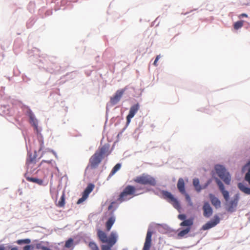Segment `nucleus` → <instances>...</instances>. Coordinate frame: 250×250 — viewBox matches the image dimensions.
<instances>
[{"mask_svg":"<svg viewBox=\"0 0 250 250\" xmlns=\"http://www.w3.org/2000/svg\"><path fill=\"white\" fill-rule=\"evenodd\" d=\"M220 191L226 201V206L227 210L230 212H232L236 210L238 201L239 200V194L237 193L233 196V199L229 201V195L228 191L226 190L222 183L220 181Z\"/></svg>","mask_w":250,"mask_h":250,"instance_id":"nucleus-1","label":"nucleus"},{"mask_svg":"<svg viewBox=\"0 0 250 250\" xmlns=\"http://www.w3.org/2000/svg\"><path fill=\"white\" fill-rule=\"evenodd\" d=\"M97 236L102 243L107 244V245L101 246L102 250H112L111 248L115 244L117 240V235L114 232H112L109 237H107L104 232L98 229Z\"/></svg>","mask_w":250,"mask_h":250,"instance_id":"nucleus-2","label":"nucleus"},{"mask_svg":"<svg viewBox=\"0 0 250 250\" xmlns=\"http://www.w3.org/2000/svg\"><path fill=\"white\" fill-rule=\"evenodd\" d=\"M108 148L104 146L99 148L95 153L89 159V166L92 169L96 168L102 162L105 155H108Z\"/></svg>","mask_w":250,"mask_h":250,"instance_id":"nucleus-3","label":"nucleus"},{"mask_svg":"<svg viewBox=\"0 0 250 250\" xmlns=\"http://www.w3.org/2000/svg\"><path fill=\"white\" fill-rule=\"evenodd\" d=\"M136 188L135 187L131 185L127 186L120 193L118 201L122 203L124 201L130 199L133 197L138 195L135 194Z\"/></svg>","mask_w":250,"mask_h":250,"instance_id":"nucleus-4","label":"nucleus"},{"mask_svg":"<svg viewBox=\"0 0 250 250\" xmlns=\"http://www.w3.org/2000/svg\"><path fill=\"white\" fill-rule=\"evenodd\" d=\"M133 181L136 183L151 186H155L157 184V181L154 177L145 173L136 177Z\"/></svg>","mask_w":250,"mask_h":250,"instance_id":"nucleus-5","label":"nucleus"},{"mask_svg":"<svg viewBox=\"0 0 250 250\" xmlns=\"http://www.w3.org/2000/svg\"><path fill=\"white\" fill-rule=\"evenodd\" d=\"M161 193L162 194V198L171 204L175 208L178 210L181 208V206L178 199L170 192L166 190H162L161 192Z\"/></svg>","mask_w":250,"mask_h":250,"instance_id":"nucleus-6","label":"nucleus"},{"mask_svg":"<svg viewBox=\"0 0 250 250\" xmlns=\"http://www.w3.org/2000/svg\"><path fill=\"white\" fill-rule=\"evenodd\" d=\"M220 179H222L227 185H229L230 183V175L226 168L221 165H220Z\"/></svg>","mask_w":250,"mask_h":250,"instance_id":"nucleus-7","label":"nucleus"},{"mask_svg":"<svg viewBox=\"0 0 250 250\" xmlns=\"http://www.w3.org/2000/svg\"><path fill=\"white\" fill-rule=\"evenodd\" d=\"M139 107L140 106L138 103L131 106L129 113L126 116V123L127 125L130 123L131 119L134 116L135 114L139 110Z\"/></svg>","mask_w":250,"mask_h":250,"instance_id":"nucleus-8","label":"nucleus"},{"mask_svg":"<svg viewBox=\"0 0 250 250\" xmlns=\"http://www.w3.org/2000/svg\"><path fill=\"white\" fill-rule=\"evenodd\" d=\"M219 223V217L218 216H215L213 220L208 222L202 227V229L205 230L213 228Z\"/></svg>","mask_w":250,"mask_h":250,"instance_id":"nucleus-9","label":"nucleus"},{"mask_svg":"<svg viewBox=\"0 0 250 250\" xmlns=\"http://www.w3.org/2000/svg\"><path fill=\"white\" fill-rule=\"evenodd\" d=\"M125 92V90L121 89L118 90L116 91L115 95L110 98V103L114 105L118 103V102L120 100L121 97H122L124 93Z\"/></svg>","mask_w":250,"mask_h":250,"instance_id":"nucleus-10","label":"nucleus"},{"mask_svg":"<svg viewBox=\"0 0 250 250\" xmlns=\"http://www.w3.org/2000/svg\"><path fill=\"white\" fill-rule=\"evenodd\" d=\"M152 235V232L148 230L146 233V240L143 250H149L151 244Z\"/></svg>","mask_w":250,"mask_h":250,"instance_id":"nucleus-11","label":"nucleus"},{"mask_svg":"<svg viewBox=\"0 0 250 250\" xmlns=\"http://www.w3.org/2000/svg\"><path fill=\"white\" fill-rule=\"evenodd\" d=\"M203 215L206 218H209L212 214V209L209 204L205 202L203 207Z\"/></svg>","mask_w":250,"mask_h":250,"instance_id":"nucleus-12","label":"nucleus"},{"mask_svg":"<svg viewBox=\"0 0 250 250\" xmlns=\"http://www.w3.org/2000/svg\"><path fill=\"white\" fill-rule=\"evenodd\" d=\"M36 163V155L35 154L32 155L30 154L28 155V157L26 160V164L28 167L32 168Z\"/></svg>","mask_w":250,"mask_h":250,"instance_id":"nucleus-13","label":"nucleus"},{"mask_svg":"<svg viewBox=\"0 0 250 250\" xmlns=\"http://www.w3.org/2000/svg\"><path fill=\"white\" fill-rule=\"evenodd\" d=\"M177 188L180 193L184 194H185L186 190L185 188V182L183 178H180L179 179L177 183Z\"/></svg>","mask_w":250,"mask_h":250,"instance_id":"nucleus-14","label":"nucleus"},{"mask_svg":"<svg viewBox=\"0 0 250 250\" xmlns=\"http://www.w3.org/2000/svg\"><path fill=\"white\" fill-rule=\"evenodd\" d=\"M94 188V185L91 183H90L88 185L86 188L84 189V191L83 193V194L86 197H88L89 194L91 193Z\"/></svg>","mask_w":250,"mask_h":250,"instance_id":"nucleus-15","label":"nucleus"},{"mask_svg":"<svg viewBox=\"0 0 250 250\" xmlns=\"http://www.w3.org/2000/svg\"><path fill=\"white\" fill-rule=\"evenodd\" d=\"M239 189L246 194H250V188L246 187L243 183H239L238 184Z\"/></svg>","mask_w":250,"mask_h":250,"instance_id":"nucleus-16","label":"nucleus"},{"mask_svg":"<svg viewBox=\"0 0 250 250\" xmlns=\"http://www.w3.org/2000/svg\"><path fill=\"white\" fill-rule=\"evenodd\" d=\"M193 185L197 192H200L202 189L205 188H206V186L203 188L201 187V186L200 185L199 180L198 178H195L193 179Z\"/></svg>","mask_w":250,"mask_h":250,"instance_id":"nucleus-17","label":"nucleus"},{"mask_svg":"<svg viewBox=\"0 0 250 250\" xmlns=\"http://www.w3.org/2000/svg\"><path fill=\"white\" fill-rule=\"evenodd\" d=\"M30 123L36 128H38V121L36 119L35 116L33 113H30L29 115Z\"/></svg>","mask_w":250,"mask_h":250,"instance_id":"nucleus-18","label":"nucleus"},{"mask_svg":"<svg viewBox=\"0 0 250 250\" xmlns=\"http://www.w3.org/2000/svg\"><path fill=\"white\" fill-rule=\"evenodd\" d=\"M115 219L113 217H111L108 219L106 223V228L107 231H109L110 230L112 226L115 222Z\"/></svg>","mask_w":250,"mask_h":250,"instance_id":"nucleus-19","label":"nucleus"},{"mask_svg":"<svg viewBox=\"0 0 250 250\" xmlns=\"http://www.w3.org/2000/svg\"><path fill=\"white\" fill-rule=\"evenodd\" d=\"M121 167V165L119 163L117 164L112 168L111 172L110 173L108 178L112 177L117 171H118Z\"/></svg>","mask_w":250,"mask_h":250,"instance_id":"nucleus-20","label":"nucleus"},{"mask_svg":"<svg viewBox=\"0 0 250 250\" xmlns=\"http://www.w3.org/2000/svg\"><path fill=\"white\" fill-rule=\"evenodd\" d=\"M193 224V221L192 219H187L183 221L180 223L181 226H187L190 228Z\"/></svg>","mask_w":250,"mask_h":250,"instance_id":"nucleus-21","label":"nucleus"},{"mask_svg":"<svg viewBox=\"0 0 250 250\" xmlns=\"http://www.w3.org/2000/svg\"><path fill=\"white\" fill-rule=\"evenodd\" d=\"M190 230V228L187 227L186 229H183L179 231L178 233V236L179 237H183L187 234Z\"/></svg>","mask_w":250,"mask_h":250,"instance_id":"nucleus-22","label":"nucleus"},{"mask_svg":"<svg viewBox=\"0 0 250 250\" xmlns=\"http://www.w3.org/2000/svg\"><path fill=\"white\" fill-rule=\"evenodd\" d=\"M65 205V194L63 193L61 197L60 201L58 202L57 206L59 207H63Z\"/></svg>","mask_w":250,"mask_h":250,"instance_id":"nucleus-23","label":"nucleus"},{"mask_svg":"<svg viewBox=\"0 0 250 250\" xmlns=\"http://www.w3.org/2000/svg\"><path fill=\"white\" fill-rule=\"evenodd\" d=\"M209 197L211 202V203L213 205L217 207V206L219 205V200L218 199L214 197V195H213L211 194H209Z\"/></svg>","mask_w":250,"mask_h":250,"instance_id":"nucleus-24","label":"nucleus"},{"mask_svg":"<svg viewBox=\"0 0 250 250\" xmlns=\"http://www.w3.org/2000/svg\"><path fill=\"white\" fill-rule=\"evenodd\" d=\"M52 249L50 250H66L64 246L60 244H55L54 246H52Z\"/></svg>","mask_w":250,"mask_h":250,"instance_id":"nucleus-25","label":"nucleus"},{"mask_svg":"<svg viewBox=\"0 0 250 250\" xmlns=\"http://www.w3.org/2000/svg\"><path fill=\"white\" fill-rule=\"evenodd\" d=\"M31 243V240L30 239H20L16 241V243L18 245L22 244H29Z\"/></svg>","mask_w":250,"mask_h":250,"instance_id":"nucleus-26","label":"nucleus"},{"mask_svg":"<svg viewBox=\"0 0 250 250\" xmlns=\"http://www.w3.org/2000/svg\"><path fill=\"white\" fill-rule=\"evenodd\" d=\"M244 24V21H239L234 23L233 27L235 30H238L241 28Z\"/></svg>","mask_w":250,"mask_h":250,"instance_id":"nucleus-27","label":"nucleus"},{"mask_svg":"<svg viewBox=\"0 0 250 250\" xmlns=\"http://www.w3.org/2000/svg\"><path fill=\"white\" fill-rule=\"evenodd\" d=\"M27 180L29 181L38 184L39 185H42V180L36 178L28 177Z\"/></svg>","mask_w":250,"mask_h":250,"instance_id":"nucleus-28","label":"nucleus"},{"mask_svg":"<svg viewBox=\"0 0 250 250\" xmlns=\"http://www.w3.org/2000/svg\"><path fill=\"white\" fill-rule=\"evenodd\" d=\"M36 248L41 250H50V249L42 245V242H41L36 245Z\"/></svg>","mask_w":250,"mask_h":250,"instance_id":"nucleus-29","label":"nucleus"},{"mask_svg":"<svg viewBox=\"0 0 250 250\" xmlns=\"http://www.w3.org/2000/svg\"><path fill=\"white\" fill-rule=\"evenodd\" d=\"M73 243V239L71 238L69 239L67 241H66L65 246H64V248H65V247L68 248H70L72 246Z\"/></svg>","mask_w":250,"mask_h":250,"instance_id":"nucleus-30","label":"nucleus"},{"mask_svg":"<svg viewBox=\"0 0 250 250\" xmlns=\"http://www.w3.org/2000/svg\"><path fill=\"white\" fill-rule=\"evenodd\" d=\"M89 247L91 249V250H99L98 246L96 244V243L91 242L89 243Z\"/></svg>","mask_w":250,"mask_h":250,"instance_id":"nucleus-31","label":"nucleus"},{"mask_svg":"<svg viewBox=\"0 0 250 250\" xmlns=\"http://www.w3.org/2000/svg\"><path fill=\"white\" fill-rule=\"evenodd\" d=\"M185 196V198H186V201L188 202V205L190 206H193V203L191 201V200L190 199V197L189 196V195L186 193L185 194H184Z\"/></svg>","mask_w":250,"mask_h":250,"instance_id":"nucleus-32","label":"nucleus"},{"mask_svg":"<svg viewBox=\"0 0 250 250\" xmlns=\"http://www.w3.org/2000/svg\"><path fill=\"white\" fill-rule=\"evenodd\" d=\"M87 198V197H86V196H85L83 194L82 197L80 198L78 200V201L77 202V204H80L82 203L84 201H85Z\"/></svg>","mask_w":250,"mask_h":250,"instance_id":"nucleus-33","label":"nucleus"},{"mask_svg":"<svg viewBox=\"0 0 250 250\" xmlns=\"http://www.w3.org/2000/svg\"><path fill=\"white\" fill-rule=\"evenodd\" d=\"M34 247L32 245H26L23 247V250H33Z\"/></svg>","mask_w":250,"mask_h":250,"instance_id":"nucleus-34","label":"nucleus"},{"mask_svg":"<svg viewBox=\"0 0 250 250\" xmlns=\"http://www.w3.org/2000/svg\"><path fill=\"white\" fill-rule=\"evenodd\" d=\"M245 179L250 185V173H247L245 175Z\"/></svg>","mask_w":250,"mask_h":250,"instance_id":"nucleus-35","label":"nucleus"},{"mask_svg":"<svg viewBox=\"0 0 250 250\" xmlns=\"http://www.w3.org/2000/svg\"><path fill=\"white\" fill-rule=\"evenodd\" d=\"M178 218L181 220H185L186 218V215L184 214H179L178 216Z\"/></svg>","mask_w":250,"mask_h":250,"instance_id":"nucleus-36","label":"nucleus"},{"mask_svg":"<svg viewBox=\"0 0 250 250\" xmlns=\"http://www.w3.org/2000/svg\"><path fill=\"white\" fill-rule=\"evenodd\" d=\"M161 57V56L160 55H157L156 57V59L153 62V64L155 65V66H157V62L159 60V59Z\"/></svg>","mask_w":250,"mask_h":250,"instance_id":"nucleus-37","label":"nucleus"},{"mask_svg":"<svg viewBox=\"0 0 250 250\" xmlns=\"http://www.w3.org/2000/svg\"><path fill=\"white\" fill-rule=\"evenodd\" d=\"M43 162H45V163H47L48 164H51V162H52V160H42V163Z\"/></svg>","mask_w":250,"mask_h":250,"instance_id":"nucleus-38","label":"nucleus"},{"mask_svg":"<svg viewBox=\"0 0 250 250\" xmlns=\"http://www.w3.org/2000/svg\"><path fill=\"white\" fill-rule=\"evenodd\" d=\"M243 17H248V15L246 14H241V15H240L239 16V18H243Z\"/></svg>","mask_w":250,"mask_h":250,"instance_id":"nucleus-39","label":"nucleus"},{"mask_svg":"<svg viewBox=\"0 0 250 250\" xmlns=\"http://www.w3.org/2000/svg\"><path fill=\"white\" fill-rule=\"evenodd\" d=\"M218 165H216L215 166V170H216V171L217 173L218 172V171H219V168H218Z\"/></svg>","mask_w":250,"mask_h":250,"instance_id":"nucleus-40","label":"nucleus"},{"mask_svg":"<svg viewBox=\"0 0 250 250\" xmlns=\"http://www.w3.org/2000/svg\"><path fill=\"white\" fill-rule=\"evenodd\" d=\"M0 250H5V248L3 246H0Z\"/></svg>","mask_w":250,"mask_h":250,"instance_id":"nucleus-41","label":"nucleus"},{"mask_svg":"<svg viewBox=\"0 0 250 250\" xmlns=\"http://www.w3.org/2000/svg\"><path fill=\"white\" fill-rule=\"evenodd\" d=\"M10 250H18L17 248L14 247V248H11Z\"/></svg>","mask_w":250,"mask_h":250,"instance_id":"nucleus-42","label":"nucleus"},{"mask_svg":"<svg viewBox=\"0 0 250 250\" xmlns=\"http://www.w3.org/2000/svg\"><path fill=\"white\" fill-rule=\"evenodd\" d=\"M215 181H216V183H217V184L219 185V179L216 178Z\"/></svg>","mask_w":250,"mask_h":250,"instance_id":"nucleus-43","label":"nucleus"},{"mask_svg":"<svg viewBox=\"0 0 250 250\" xmlns=\"http://www.w3.org/2000/svg\"><path fill=\"white\" fill-rule=\"evenodd\" d=\"M247 165H250V161L248 163Z\"/></svg>","mask_w":250,"mask_h":250,"instance_id":"nucleus-44","label":"nucleus"},{"mask_svg":"<svg viewBox=\"0 0 250 250\" xmlns=\"http://www.w3.org/2000/svg\"><path fill=\"white\" fill-rule=\"evenodd\" d=\"M248 173H250V168L249 169V170H248Z\"/></svg>","mask_w":250,"mask_h":250,"instance_id":"nucleus-45","label":"nucleus"},{"mask_svg":"<svg viewBox=\"0 0 250 250\" xmlns=\"http://www.w3.org/2000/svg\"><path fill=\"white\" fill-rule=\"evenodd\" d=\"M125 250V249H124V250Z\"/></svg>","mask_w":250,"mask_h":250,"instance_id":"nucleus-46","label":"nucleus"}]
</instances>
